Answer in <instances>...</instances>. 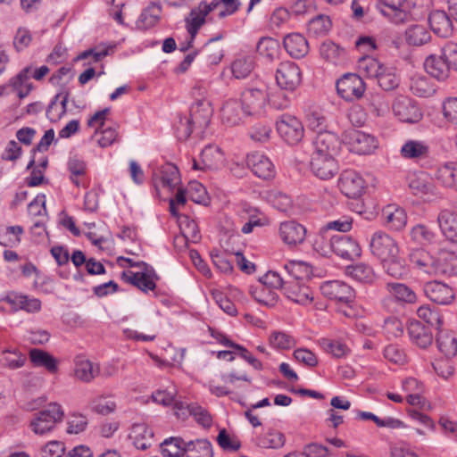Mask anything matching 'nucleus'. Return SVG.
Here are the masks:
<instances>
[{"mask_svg": "<svg viewBox=\"0 0 457 457\" xmlns=\"http://www.w3.org/2000/svg\"><path fill=\"white\" fill-rule=\"evenodd\" d=\"M63 416L62 406L57 403H51L45 410L35 414L29 427L35 434L44 435L53 430L56 423L62 420Z\"/></svg>", "mask_w": 457, "mask_h": 457, "instance_id": "nucleus-1", "label": "nucleus"}, {"mask_svg": "<svg viewBox=\"0 0 457 457\" xmlns=\"http://www.w3.org/2000/svg\"><path fill=\"white\" fill-rule=\"evenodd\" d=\"M337 94L345 101L360 99L365 92V83L355 73H346L337 81Z\"/></svg>", "mask_w": 457, "mask_h": 457, "instance_id": "nucleus-2", "label": "nucleus"}, {"mask_svg": "<svg viewBox=\"0 0 457 457\" xmlns=\"http://www.w3.org/2000/svg\"><path fill=\"white\" fill-rule=\"evenodd\" d=\"M277 130L288 145H296L303 137L304 129L302 122L295 116L281 115L277 120Z\"/></svg>", "mask_w": 457, "mask_h": 457, "instance_id": "nucleus-3", "label": "nucleus"}, {"mask_svg": "<svg viewBox=\"0 0 457 457\" xmlns=\"http://www.w3.org/2000/svg\"><path fill=\"white\" fill-rule=\"evenodd\" d=\"M370 247L372 254L381 262L388 258L399 254L397 242L388 234L377 231L370 239Z\"/></svg>", "mask_w": 457, "mask_h": 457, "instance_id": "nucleus-4", "label": "nucleus"}, {"mask_svg": "<svg viewBox=\"0 0 457 457\" xmlns=\"http://www.w3.org/2000/svg\"><path fill=\"white\" fill-rule=\"evenodd\" d=\"M276 81L280 88L294 91L302 81L299 66L290 61L281 62L276 71Z\"/></svg>", "mask_w": 457, "mask_h": 457, "instance_id": "nucleus-5", "label": "nucleus"}, {"mask_svg": "<svg viewBox=\"0 0 457 457\" xmlns=\"http://www.w3.org/2000/svg\"><path fill=\"white\" fill-rule=\"evenodd\" d=\"M338 187L345 196L358 198L364 193L366 183L358 172L346 170L340 174Z\"/></svg>", "mask_w": 457, "mask_h": 457, "instance_id": "nucleus-6", "label": "nucleus"}, {"mask_svg": "<svg viewBox=\"0 0 457 457\" xmlns=\"http://www.w3.org/2000/svg\"><path fill=\"white\" fill-rule=\"evenodd\" d=\"M310 169L315 177L322 180H328L336 176L339 167L335 158L312 153Z\"/></svg>", "mask_w": 457, "mask_h": 457, "instance_id": "nucleus-7", "label": "nucleus"}, {"mask_svg": "<svg viewBox=\"0 0 457 457\" xmlns=\"http://www.w3.org/2000/svg\"><path fill=\"white\" fill-rule=\"evenodd\" d=\"M313 147L312 153L336 159L341 148V140L331 131H319L313 139Z\"/></svg>", "mask_w": 457, "mask_h": 457, "instance_id": "nucleus-8", "label": "nucleus"}, {"mask_svg": "<svg viewBox=\"0 0 457 457\" xmlns=\"http://www.w3.org/2000/svg\"><path fill=\"white\" fill-rule=\"evenodd\" d=\"M219 5V2L213 0L210 4L201 2L193 8L186 18V28L191 38L195 39L199 29L204 24L206 16Z\"/></svg>", "mask_w": 457, "mask_h": 457, "instance_id": "nucleus-9", "label": "nucleus"}, {"mask_svg": "<svg viewBox=\"0 0 457 457\" xmlns=\"http://www.w3.org/2000/svg\"><path fill=\"white\" fill-rule=\"evenodd\" d=\"M320 291L324 296L345 303H351L355 297L354 290L349 285L340 280L322 283Z\"/></svg>", "mask_w": 457, "mask_h": 457, "instance_id": "nucleus-10", "label": "nucleus"}, {"mask_svg": "<svg viewBox=\"0 0 457 457\" xmlns=\"http://www.w3.org/2000/svg\"><path fill=\"white\" fill-rule=\"evenodd\" d=\"M268 95L258 88H248L242 93L241 101L244 112L247 115H259L266 105Z\"/></svg>", "mask_w": 457, "mask_h": 457, "instance_id": "nucleus-11", "label": "nucleus"}, {"mask_svg": "<svg viewBox=\"0 0 457 457\" xmlns=\"http://www.w3.org/2000/svg\"><path fill=\"white\" fill-rule=\"evenodd\" d=\"M350 150L358 154H369L377 147L374 137L357 129H351L345 137Z\"/></svg>", "mask_w": 457, "mask_h": 457, "instance_id": "nucleus-12", "label": "nucleus"}, {"mask_svg": "<svg viewBox=\"0 0 457 457\" xmlns=\"http://www.w3.org/2000/svg\"><path fill=\"white\" fill-rule=\"evenodd\" d=\"M392 109L395 115L404 122L413 123L418 121L421 117L419 108L410 97L405 96H398L395 97Z\"/></svg>", "mask_w": 457, "mask_h": 457, "instance_id": "nucleus-13", "label": "nucleus"}, {"mask_svg": "<svg viewBox=\"0 0 457 457\" xmlns=\"http://www.w3.org/2000/svg\"><path fill=\"white\" fill-rule=\"evenodd\" d=\"M121 278L124 281L132 284L143 292L154 290L156 287L154 279L158 277L153 268L146 266L144 271L133 272L131 270L123 271Z\"/></svg>", "mask_w": 457, "mask_h": 457, "instance_id": "nucleus-14", "label": "nucleus"}, {"mask_svg": "<svg viewBox=\"0 0 457 457\" xmlns=\"http://www.w3.org/2000/svg\"><path fill=\"white\" fill-rule=\"evenodd\" d=\"M153 180L156 190L160 187L172 190L180 182L179 170L172 163H165L154 172Z\"/></svg>", "mask_w": 457, "mask_h": 457, "instance_id": "nucleus-15", "label": "nucleus"}, {"mask_svg": "<svg viewBox=\"0 0 457 457\" xmlns=\"http://www.w3.org/2000/svg\"><path fill=\"white\" fill-rule=\"evenodd\" d=\"M424 293L429 300L443 305L450 304L455 296L451 287L438 281L426 283L424 285Z\"/></svg>", "mask_w": 457, "mask_h": 457, "instance_id": "nucleus-16", "label": "nucleus"}, {"mask_svg": "<svg viewBox=\"0 0 457 457\" xmlns=\"http://www.w3.org/2000/svg\"><path fill=\"white\" fill-rule=\"evenodd\" d=\"M407 183L410 190L415 195L429 197L436 195V186L424 172L409 174Z\"/></svg>", "mask_w": 457, "mask_h": 457, "instance_id": "nucleus-17", "label": "nucleus"}, {"mask_svg": "<svg viewBox=\"0 0 457 457\" xmlns=\"http://www.w3.org/2000/svg\"><path fill=\"white\" fill-rule=\"evenodd\" d=\"M332 246L334 247L333 253L344 259L353 260L359 257L361 253L357 241L350 236L340 233L334 235V244H332Z\"/></svg>", "mask_w": 457, "mask_h": 457, "instance_id": "nucleus-18", "label": "nucleus"}, {"mask_svg": "<svg viewBox=\"0 0 457 457\" xmlns=\"http://www.w3.org/2000/svg\"><path fill=\"white\" fill-rule=\"evenodd\" d=\"M283 290L289 300L299 304L305 305L313 300L311 288L297 279L287 280Z\"/></svg>", "mask_w": 457, "mask_h": 457, "instance_id": "nucleus-19", "label": "nucleus"}, {"mask_svg": "<svg viewBox=\"0 0 457 457\" xmlns=\"http://www.w3.org/2000/svg\"><path fill=\"white\" fill-rule=\"evenodd\" d=\"M457 273V255L452 252L443 251L434 256L431 276L453 275Z\"/></svg>", "mask_w": 457, "mask_h": 457, "instance_id": "nucleus-20", "label": "nucleus"}, {"mask_svg": "<svg viewBox=\"0 0 457 457\" xmlns=\"http://www.w3.org/2000/svg\"><path fill=\"white\" fill-rule=\"evenodd\" d=\"M212 114V110L210 104L200 100L192 105L188 118L193 123L195 129L202 134L208 127Z\"/></svg>", "mask_w": 457, "mask_h": 457, "instance_id": "nucleus-21", "label": "nucleus"}, {"mask_svg": "<svg viewBox=\"0 0 457 457\" xmlns=\"http://www.w3.org/2000/svg\"><path fill=\"white\" fill-rule=\"evenodd\" d=\"M246 163L253 174L262 179H270L274 176V166L263 154L256 152L248 154Z\"/></svg>", "mask_w": 457, "mask_h": 457, "instance_id": "nucleus-22", "label": "nucleus"}, {"mask_svg": "<svg viewBox=\"0 0 457 457\" xmlns=\"http://www.w3.org/2000/svg\"><path fill=\"white\" fill-rule=\"evenodd\" d=\"M437 224L444 237L453 243H457V212L443 209L437 215Z\"/></svg>", "mask_w": 457, "mask_h": 457, "instance_id": "nucleus-23", "label": "nucleus"}, {"mask_svg": "<svg viewBox=\"0 0 457 457\" xmlns=\"http://www.w3.org/2000/svg\"><path fill=\"white\" fill-rule=\"evenodd\" d=\"M279 236L288 245L302 244L306 237V228L295 220L282 222L279 226Z\"/></svg>", "mask_w": 457, "mask_h": 457, "instance_id": "nucleus-24", "label": "nucleus"}, {"mask_svg": "<svg viewBox=\"0 0 457 457\" xmlns=\"http://www.w3.org/2000/svg\"><path fill=\"white\" fill-rule=\"evenodd\" d=\"M451 18L445 11H432L428 16V22L433 32L441 37H450L453 33Z\"/></svg>", "mask_w": 457, "mask_h": 457, "instance_id": "nucleus-25", "label": "nucleus"}, {"mask_svg": "<svg viewBox=\"0 0 457 457\" xmlns=\"http://www.w3.org/2000/svg\"><path fill=\"white\" fill-rule=\"evenodd\" d=\"M426 71L437 80L444 81L451 76L452 69L443 55L431 54L424 62Z\"/></svg>", "mask_w": 457, "mask_h": 457, "instance_id": "nucleus-26", "label": "nucleus"}, {"mask_svg": "<svg viewBox=\"0 0 457 457\" xmlns=\"http://www.w3.org/2000/svg\"><path fill=\"white\" fill-rule=\"evenodd\" d=\"M74 377L83 383H90L100 375V367L84 357H77L73 370Z\"/></svg>", "mask_w": 457, "mask_h": 457, "instance_id": "nucleus-27", "label": "nucleus"}, {"mask_svg": "<svg viewBox=\"0 0 457 457\" xmlns=\"http://www.w3.org/2000/svg\"><path fill=\"white\" fill-rule=\"evenodd\" d=\"M284 47L293 58H303L309 52V45L306 38L299 33H292L285 37Z\"/></svg>", "mask_w": 457, "mask_h": 457, "instance_id": "nucleus-28", "label": "nucleus"}, {"mask_svg": "<svg viewBox=\"0 0 457 457\" xmlns=\"http://www.w3.org/2000/svg\"><path fill=\"white\" fill-rule=\"evenodd\" d=\"M408 333L411 340L420 348H426L433 342L431 329L420 321H411L408 327Z\"/></svg>", "mask_w": 457, "mask_h": 457, "instance_id": "nucleus-29", "label": "nucleus"}, {"mask_svg": "<svg viewBox=\"0 0 457 457\" xmlns=\"http://www.w3.org/2000/svg\"><path fill=\"white\" fill-rule=\"evenodd\" d=\"M222 121L228 126L238 125L244 116L247 115L244 112L242 104L236 99L228 100L221 109Z\"/></svg>", "mask_w": 457, "mask_h": 457, "instance_id": "nucleus-30", "label": "nucleus"}, {"mask_svg": "<svg viewBox=\"0 0 457 457\" xmlns=\"http://www.w3.org/2000/svg\"><path fill=\"white\" fill-rule=\"evenodd\" d=\"M434 256L424 248H414L409 253L411 265L420 272L430 275Z\"/></svg>", "mask_w": 457, "mask_h": 457, "instance_id": "nucleus-31", "label": "nucleus"}, {"mask_svg": "<svg viewBox=\"0 0 457 457\" xmlns=\"http://www.w3.org/2000/svg\"><path fill=\"white\" fill-rule=\"evenodd\" d=\"M436 343L438 350L444 353L446 358H453L457 354V337L448 330L441 328L437 329Z\"/></svg>", "mask_w": 457, "mask_h": 457, "instance_id": "nucleus-32", "label": "nucleus"}, {"mask_svg": "<svg viewBox=\"0 0 457 457\" xmlns=\"http://www.w3.org/2000/svg\"><path fill=\"white\" fill-rule=\"evenodd\" d=\"M129 437L137 449L145 450L152 445L154 432L145 424H134Z\"/></svg>", "mask_w": 457, "mask_h": 457, "instance_id": "nucleus-33", "label": "nucleus"}, {"mask_svg": "<svg viewBox=\"0 0 457 457\" xmlns=\"http://www.w3.org/2000/svg\"><path fill=\"white\" fill-rule=\"evenodd\" d=\"M382 214L386 225L394 230L403 229L407 222V215L405 211L395 205H387L383 209Z\"/></svg>", "mask_w": 457, "mask_h": 457, "instance_id": "nucleus-34", "label": "nucleus"}, {"mask_svg": "<svg viewBox=\"0 0 457 457\" xmlns=\"http://www.w3.org/2000/svg\"><path fill=\"white\" fill-rule=\"evenodd\" d=\"M435 179L444 187L457 190V163L447 162L439 166Z\"/></svg>", "mask_w": 457, "mask_h": 457, "instance_id": "nucleus-35", "label": "nucleus"}, {"mask_svg": "<svg viewBox=\"0 0 457 457\" xmlns=\"http://www.w3.org/2000/svg\"><path fill=\"white\" fill-rule=\"evenodd\" d=\"M69 98V93L66 92L63 95L58 94L49 104L46 115L51 122H56L61 120L67 112V103Z\"/></svg>", "mask_w": 457, "mask_h": 457, "instance_id": "nucleus-36", "label": "nucleus"}, {"mask_svg": "<svg viewBox=\"0 0 457 457\" xmlns=\"http://www.w3.org/2000/svg\"><path fill=\"white\" fill-rule=\"evenodd\" d=\"M29 357L35 367H43L52 373L57 370V360L42 349H31L29 353Z\"/></svg>", "mask_w": 457, "mask_h": 457, "instance_id": "nucleus-37", "label": "nucleus"}, {"mask_svg": "<svg viewBox=\"0 0 457 457\" xmlns=\"http://www.w3.org/2000/svg\"><path fill=\"white\" fill-rule=\"evenodd\" d=\"M386 287L390 295L398 302L413 303L417 300L415 292L403 283H386Z\"/></svg>", "mask_w": 457, "mask_h": 457, "instance_id": "nucleus-38", "label": "nucleus"}, {"mask_svg": "<svg viewBox=\"0 0 457 457\" xmlns=\"http://www.w3.org/2000/svg\"><path fill=\"white\" fill-rule=\"evenodd\" d=\"M375 79L378 85L385 91L395 90L400 85V77L391 67L384 66Z\"/></svg>", "mask_w": 457, "mask_h": 457, "instance_id": "nucleus-39", "label": "nucleus"}, {"mask_svg": "<svg viewBox=\"0 0 457 457\" xmlns=\"http://www.w3.org/2000/svg\"><path fill=\"white\" fill-rule=\"evenodd\" d=\"M381 263L386 272L393 278H401L409 273V267L399 254H395L394 257L388 258Z\"/></svg>", "mask_w": 457, "mask_h": 457, "instance_id": "nucleus-40", "label": "nucleus"}, {"mask_svg": "<svg viewBox=\"0 0 457 457\" xmlns=\"http://www.w3.org/2000/svg\"><path fill=\"white\" fill-rule=\"evenodd\" d=\"M430 32L423 25H412L405 31L406 42L411 46H420L429 42Z\"/></svg>", "mask_w": 457, "mask_h": 457, "instance_id": "nucleus-41", "label": "nucleus"}, {"mask_svg": "<svg viewBox=\"0 0 457 457\" xmlns=\"http://www.w3.org/2000/svg\"><path fill=\"white\" fill-rule=\"evenodd\" d=\"M161 5L153 4L145 8L137 21V27L139 29H147L154 27L159 21L161 15Z\"/></svg>", "mask_w": 457, "mask_h": 457, "instance_id": "nucleus-42", "label": "nucleus"}, {"mask_svg": "<svg viewBox=\"0 0 457 457\" xmlns=\"http://www.w3.org/2000/svg\"><path fill=\"white\" fill-rule=\"evenodd\" d=\"M186 445L181 437H170L161 444L163 457H182L186 453Z\"/></svg>", "mask_w": 457, "mask_h": 457, "instance_id": "nucleus-43", "label": "nucleus"}, {"mask_svg": "<svg viewBox=\"0 0 457 457\" xmlns=\"http://www.w3.org/2000/svg\"><path fill=\"white\" fill-rule=\"evenodd\" d=\"M187 457H212V445L206 439H197L187 442Z\"/></svg>", "mask_w": 457, "mask_h": 457, "instance_id": "nucleus-44", "label": "nucleus"}, {"mask_svg": "<svg viewBox=\"0 0 457 457\" xmlns=\"http://www.w3.org/2000/svg\"><path fill=\"white\" fill-rule=\"evenodd\" d=\"M27 357L19 349H5L2 352L1 364L10 369L17 370L24 366Z\"/></svg>", "mask_w": 457, "mask_h": 457, "instance_id": "nucleus-45", "label": "nucleus"}, {"mask_svg": "<svg viewBox=\"0 0 457 457\" xmlns=\"http://www.w3.org/2000/svg\"><path fill=\"white\" fill-rule=\"evenodd\" d=\"M428 147L423 142L409 140L401 148V154L406 159H422L428 156Z\"/></svg>", "mask_w": 457, "mask_h": 457, "instance_id": "nucleus-46", "label": "nucleus"}, {"mask_svg": "<svg viewBox=\"0 0 457 457\" xmlns=\"http://www.w3.org/2000/svg\"><path fill=\"white\" fill-rule=\"evenodd\" d=\"M346 274L361 283H371L375 279L373 269L364 263L348 266L346 268Z\"/></svg>", "mask_w": 457, "mask_h": 457, "instance_id": "nucleus-47", "label": "nucleus"}, {"mask_svg": "<svg viewBox=\"0 0 457 457\" xmlns=\"http://www.w3.org/2000/svg\"><path fill=\"white\" fill-rule=\"evenodd\" d=\"M254 62L251 56H241L237 58L231 64L233 76L237 79L246 78L253 71Z\"/></svg>", "mask_w": 457, "mask_h": 457, "instance_id": "nucleus-48", "label": "nucleus"}, {"mask_svg": "<svg viewBox=\"0 0 457 457\" xmlns=\"http://www.w3.org/2000/svg\"><path fill=\"white\" fill-rule=\"evenodd\" d=\"M332 244H334V235L323 230L316 236L313 241V248L322 256H329L334 252Z\"/></svg>", "mask_w": 457, "mask_h": 457, "instance_id": "nucleus-49", "label": "nucleus"}, {"mask_svg": "<svg viewBox=\"0 0 457 457\" xmlns=\"http://www.w3.org/2000/svg\"><path fill=\"white\" fill-rule=\"evenodd\" d=\"M283 433L270 429L258 438V445L263 448L278 449L285 445Z\"/></svg>", "mask_w": 457, "mask_h": 457, "instance_id": "nucleus-50", "label": "nucleus"}, {"mask_svg": "<svg viewBox=\"0 0 457 457\" xmlns=\"http://www.w3.org/2000/svg\"><path fill=\"white\" fill-rule=\"evenodd\" d=\"M256 49L261 55L272 61L278 56L279 43L272 37H263L259 40Z\"/></svg>", "mask_w": 457, "mask_h": 457, "instance_id": "nucleus-51", "label": "nucleus"}, {"mask_svg": "<svg viewBox=\"0 0 457 457\" xmlns=\"http://www.w3.org/2000/svg\"><path fill=\"white\" fill-rule=\"evenodd\" d=\"M179 223L181 234L186 236L191 242L196 243L200 240L199 228L194 220H191L187 215H183L179 217Z\"/></svg>", "mask_w": 457, "mask_h": 457, "instance_id": "nucleus-52", "label": "nucleus"}, {"mask_svg": "<svg viewBox=\"0 0 457 457\" xmlns=\"http://www.w3.org/2000/svg\"><path fill=\"white\" fill-rule=\"evenodd\" d=\"M411 90L420 97H428L435 93V88L428 79L423 76H417L411 79Z\"/></svg>", "mask_w": 457, "mask_h": 457, "instance_id": "nucleus-53", "label": "nucleus"}, {"mask_svg": "<svg viewBox=\"0 0 457 457\" xmlns=\"http://www.w3.org/2000/svg\"><path fill=\"white\" fill-rule=\"evenodd\" d=\"M201 162L204 164V169L213 170L216 169L218 163L222 159V154L218 147L212 145L206 146L201 153Z\"/></svg>", "mask_w": 457, "mask_h": 457, "instance_id": "nucleus-54", "label": "nucleus"}, {"mask_svg": "<svg viewBox=\"0 0 457 457\" xmlns=\"http://www.w3.org/2000/svg\"><path fill=\"white\" fill-rule=\"evenodd\" d=\"M250 294L257 302L265 305L272 306L277 303V295L262 284L258 287H251Z\"/></svg>", "mask_w": 457, "mask_h": 457, "instance_id": "nucleus-55", "label": "nucleus"}, {"mask_svg": "<svg viewBox=\"0 0 457 457\" xmlns=\"http://www.w3.org/2000/svg\"><path fill=\"white\" fill-rule=\"evenodd\" d=\"M270 345L275 349L286 350L295 345V340L282 331H273L269 337Z\"/></svg>", "mask_w": 457, "mask_h": 457, "instance_id": "nucleus-56", "label": "nucleus"}, {"mask_svg": "<svg viewBox=\"0 0 457 457\" xmlns=\"http://www.w3.org/2000/svg\"><path fill=\"white\" fill-rule=\"evenodd\" d=\"M320 56L332 63H337L344 54V49L331 41H326L320 47Z\"/></svg>", "mask_w": 457, "mask_h": 457, "instance_id": "nucleus-57", "label": "nucleus"}, {"mask_svg": "<svg viewBox=\"0 0 457 457\" xmlns=\"http://www.w3.org/2000/svg\"><path fill=\"white\" fill-rule=\"evenodd\" d=\"M188 413L194 417L195 420L204 428H210L212 423V418L209 411L197 403H189L187 405Z\"/></svg>", "mask_w": 457, "mask_h": 457, "instance_id": "nucleus-58", "label": "nucleus"}, {"mask_svg": "<svg viewBox=\"0 0 457 457\" xmlns=\"http://www.w3.org/2000/svg\"><path fill=\"white\" fill-rule=\"evenodd\" d=\"M417 314L431 327H435L436 329H439L444 323L443 317L439 314V312L428 307H420L417 311Z\"/></svg>", "mask_w": 457, "mask_h": 457, "instance_id": "nucleus-59", "label": "nucleus"}, {"mask_svg": "<svg viewBox=\"0 0 457 457\" xmlns=\"http://www.w3.org/2000/svg\"><path fill=\"white\" fill-rule=\"evenodd\" d=\"M91 409L98 414L108 415L115 411L116 403L112 400H107L104 396H99L92 400Z\"/></svg>", "mask_w": 457, "mask_h": 457, "instance_id": "nucleus-60", "label": "nucleus"}, {"mask_svg": "<svg viewBox=\"0 0 457 457\" xmlns=\"http://www.w3.org/2000/svg\"><path fill=\"white\" fill-rule=\"evenodd\" d=\"M222 38L220 34L215 37L211 38L204 47L208 62L211 63H218L223 57L222 49L220 46H213L212 43Z\"/></svg>", "mask_w": 457, "mask_h": 457, "instance_id": "nucleus-61", "label": "nucleus"}, {"mask_svg": "<svg viewBox=\"0 0 457 457\" xmlns=\"http://www.w3.org/2000/svg\"><path fill=\"white\" fill-rule=\"evenodd\" d=\"M284 268L293 277L292 279L301 280L303 273L308 277L311 272V267L303 262H290Z\"/></svg>", "mask_w": 457, "mask_h": 457, "instance_id": "nucleus-62", "label": "nucleus"}, {"mask_svg": "<svg viewBox=\"0 0 457 457\" xmlns=\"http://www.w3.org/2000/svg\"><path fill=\"white\" fill-rule=\"evenodd\" d=\"M385 65L381 64L377 59L366 57L360 61L359 67L365 71L368 77L376 78L378 72Z\"/></svg>", "mask_w": 457, "mask_h": 457, "instance_id": "nucleus-63", "label": "nucleus"}, {"mask_svg": "<svg viewBox=\"0 0 457 457\" xmlns=\"http://www.w3.org/2000/svg\"><path fill=\"white\" fill-rule=\"evenodd\" d=\"M442 55L452 70L457 71V43L448 42L442 49Z\"/></svg>", "mask_w": 457, "mask_h": 457, "instance_id": "nucleus-64", "label": "nucleus"}]
</instances>
